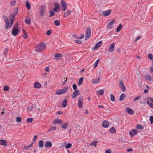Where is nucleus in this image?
<instances>
[{
    "instance_id": "obj_1",
    "label": "nucleus",
    "mask_w": 153,
    "mask_h": 153,
    "mask_svg": "<svg viewBox=\"0 0 153 153\" xmlns=\"http://www.w3.org/2000/svg\"><path fill=\"white\" fill-rule=\"evenodd\" d=\"M45 46L44 43H40L37 46L35 51L37 52H41L45 50Z\"/></svg>"
},
{
    "instance_id": "obj_2",
    "label": "nucleus",
    "mask_w": 153,
    "mask_h": 153,
    "mask_svg": "<svg viewBox=\"0 0 153 153\" xmlns=\"http://www.w3.org/2000/svg\"><path fill=\"white\" fill-rule=\"evenodd\" d=\"M68 90V88L66 87L63 89H59L56 91V94L57 95H60L65 93Z\"/></svg>"
},
{
    "instance_id": "obj_3",
    "label": "nucleus",
    "mask_w": 153,
    "mask_h": 153,
    "mask_svg": "<svg viewBox=\"0 0 153 153\" xmlns=\"http://www.w3.org/2000/svg\"><path fill=\"white\" fill-rule=\"evenodd\" d=\"M83 100V97L80 96L78 98V106L79 108H81L82 107V104Z\"/></svg>"
},
{
    "instance_id": "obj_4",
    "label": "nucleus",
    "mask_w": 153,
    "mask_h": 153,
    "mask_svg": "<svg viewBox=\"0 0 153 153\" xmlns=\"http://www.w3.org/2000/svg\"><path fill=\"white\" fill-rule=\"evenodd\" d=\"M91 35V30L89 28H87L86 30V36L85 39H88L89 38Z\"/></svg>"
},
{
    "instance_id": "obj_5",
    "label": "nucleus",
    "mask_w": 153,
    "mask_h": 153,
    "mask_svg": "<svg viewBox=\"0 0 153 153\" xmlns=\"http://www.w3.org/2000/svg\"><path fill=\"white\" fill-rule=\"evenodd\" d=\"M116 20L113 19L110 21L107 25V27L109 29H111L113 27V25L115 24Z\"/></svg>"
},
{
    "instance_id": "obj_6",
    "label": "nucleus",
    "mask_w": 153,
    "mask_h": 153,
    "mask_svg": "<svg viewBox=\"0 0 153 153\" xmlns=\"http://www.w3.org/2000/svg\"><path fill=\"white\" fill-rule=\"evenodd\" d=\"M61 4L62 11H65L67 7V4L66 3L65 1H62Z\"/></svg>"
},
{
    "instance_id": "obj_7",
    "label": "nucleus",
    "mask_w": 153,
    "mask_h": 153,
    "mask_svg": "<svg viewBox=\"0 0 153 153\" xmlns=\"http://www.w3.org/2000/svg\"><path fill=\"white\" fill-rule=\"evenodd\" d=\"M20 31L16 27H14L12 31V34L14 36H16L19 33Z\"/></svg>"
},
{
    "instance_id": "obj_8",
    "label": "nucleus",
    "mask_w": 153,
    "mask_h": 153,
    "mask_svg": "<svg viewBox=\"0 0 153 153\" xmlns=\"http://www.w3.org/2000/svg\"><path fill=\"white\" fill-rule=\"evenodd\" d=\"M80 92L78 90H76L74 91L72 95V98L74 99H75L76 97L80 94Z\"/></svg>"
},
{
    "instance_id": "obj_9",
    "label": "nucleus",
    "mask_w": 153,
    "mask_h": 153,
    "mask_svg": "<svg viewBox=\"0 0 153 153\" xmlns=\"http://www.w3.org/2000/svg\"><path fill=\"white\" fill-rule=\"evenodd\" d=\"M55 7L53 9V10L55 12L58 11L60 9V5L57 3H55L54 4Z\"/></svg>"
},
{
    "instance_id": "obj_10",
    "label": "nucleus",
    "mask_w": 153,
    "mask_h": 153,
    "mask_svg": "<svg viewBox=\"0 0 153 153\" xmlns=\"http://www.w3.org/2000/svg\"><path fill=\"white\" fill-rule=\"evenodd\" d=\"M63 123V121L62 120L58 119H56L54 120L53 122V124L55 125L57 124H61Z\"/></svg>"
},
{
    "instance_id": "obj_11",
    "label": "nucleus",
    "mask_w": 153,
    "mask_h": 153,
    "mask_svg": "<svg viewBox=\"0 0 153 153\" xmlns=\"http://www.w3.org/2000/svg\"><path fill=\"white\" fill-rule=\"evenodd\" d=\"M115 50V45L114 43H112L109 46L108 51L109 52H111Z\"/></svg>"
},
{
    "instance_id": "obj_12",
    "label": "nucleus",
    "mask_w": 153,
    "mask_h": 153,
    "mask_svg": "<svg viewBox=\"0 0 153 153\" xmlns=\"http://www.w3.org/2000/svg\"><path fill=\"white\" fill-rule=\"evenodd\" d=\"M3 18L4 19L5 23H6L5 28L6 29H7L9 27V22L8 18L6 16H4Z\"/></svg>"
},
{
    "instance_id": "obj_13",
    "label": "nucleus",
    "mask_w": 153,
    "mask_h": 153,
    "mask_svg": "<svg viewBox=\"0 0 153 153\" xmlns=\"http://www.w3.org/2000/svg\"><path fill=\"white\" fill-rule=\"evenodd\" d=\"M111 12V10L110 9L108 10L104 11L102 13V15L104 16H109Z\"/></svg>"
},
{
    "instance_id": "obj_14",
    "label": "nucleus",
    "mask_w": 153,
    "mask_h": 153,
    "mask_svg": "<svg viewBox=\"0 0 153 153\" xmlns=\"http://www.w3.org/2000/svg\"><path fill=\"white\" fill-rule=\"evenodd\" d=\"M119 86L123 91L124 92L125 91L126 89V87L122 81H120Z\"/></svg>"
},
{
    "instance_id": "obj_15",
    "label": "nucleus",
    "mask_w": 153,
    "mask_h": 153,
    "mask_svg": "<svg viewBox=\"0 0 153 153\" xmlns=\"http://www.w3.org/2000/svg\"><path fill=\"white\" fill-rule=\"evenodd\" d=\"M138 132V131L136 129H133L130 131L129 132V134L131 136H133L136 135Z\"/></svg>"
},
{
    "instance_id": "obj_16",
    "label": "nucleus",
    "mask_w": 153,
    "mask_h": 153,
    "mask_svg": "<svg viewBox=\"0 0 153 153\" xmlns=\"http://www.w3.org/2000/svg\"><path fill=\"white\" fill-rule=\"evenodd\" d=\"M102 45V41H99L95 46L94 49L95 50H97Z\"/></svg>"
},
{
    "instance_id": "obj_17",
    "label": "nucleus",
    "mask_w": 153,
    "mask_h": 153,
    "mask_svg": "<svg viewBox=\"0 0 153 153\" xmlns=\"http://www.w3.org/2000/svg\"><path fill=\"white\" fill-rule=\"evenodd\" d=\"M54 57L56 59H60L63 56L62 54L60 53H56L54 55Z\"/></svg>"
},
{
    "instance_id": "obj_18",
    "label": "nucleus",
    "mask_w": 153,
    "mask_h": 153,
    "mask_svg": "<svg viewBox=\"0 0 153 153\" xmlns=\"http://www.w3.org/2000/svg\"><path fill=\"white\" fill-rule=\"evenodd\" d=\"M71 12V9H68L66 12L64 13V16L65 17L70 15Z\"/></svg>"
},
{
    "instance_id": "obj_19",
    "label": "nucleus",
    "mask_w": 153,
    "mask_h": 153,
    "mask_svg": "<svg viewBox=\"0 0 153 153\" xmlns=\"http://www.w3.org/2000/svg\"><path fill=\"white\" fill-rule=\"evenodd\" d=\"M62 124L61 125V127L62 128L66 129L68 127V124L67 122H65L63 123H62Z\"/></svg>"
},
{
    "instance_id": "obj_20",
    "label": "nucleus",
    "mask_w": 153,
    "mask_h": 153,
    "mask_svg": "<svg viewBox=\"0 0 153 153\" xmlns=\"http://www.w3.org/2000/svg\"><path fill=\"white\" fill-rule=\"evenodd\" d=\"M34 88H39L41 87V85L38 82H35L34 84Z\"/></svg>"
},
{
    "instance_id": "obj_21",
    "label": "nucleus",
    "mask_w": 153,
    "mask_h": 153,
    "mask_svg": "<svg viewBox=\"0 0 153 153\" xmlns=\"http://www.w3.org/2000/svg\"><path fill=\"white\" fill-rule=\"evenodd\" d=\"M52 145V143L50 141H47L45 144V146L46 148H50Z\"/></svg>"
},
{
    "instance_id": "obj_22",
    "label": "nucleus",
    "mask_w": 153,
    "mask_h": 153,
    "mask_svg": "<svg viewBox=\"0 0 153 153\" xmlns=\"http://www.w3.org/2000/svg\"><path fill=\"white\" fill-rule=\"evenodd\" d=\"M126 111L127 113L130 114H133L134 113V111L130 108H126Z\"/></svg>"
},
{
    "instance_id": "obj_23",
    "label": "nucleus",
    "mask_w": 153,
    "mask_h": 153,
    "mask_svg": "<svg viewBox=\"0 0 153 153\" xmlns=\"http://www.w3.org/2000/svg\"><path fill=\"white\" fill-rule=\"evenodd\" d=\"M102 124L103 127L107 128L109 126V123L107 121L105 120L103 121Z\"/></svg>"
},
{
    "instance_id": "obj_24",
    "label": "nucleus",
    "mask_w": 153,
    "mask_h": 153,
    "mask_svg": "<svg viewBox=\"0 0 153 153\" xmlns=\"http://www.w3.org/2000/svg\"><path fill=\"white\" fill-rule=\"evenodd\" d=\"M100 79L99 77H98L97 79H92V82L94 84H97L99 82Z\"/></svg>"
},
{
    "instance_id": "obj_25",
    "label": "nucleus",
    "mask_w": 153,
    "mask_h": 153,
    "mask_svg": "<svg viewBox=\"0 0 153 153\" xmlns=\"http://www.w3.org/2000/svg\"><path fill=\"white\" fill-rule=\"evenodd\" d=\"M7 143L6 141L4 140H0V145L2 146H5L7 145Z\"/></svg>"
},
{
    "instance_id": "obj_26",
    "label": "nucleus",
    "mask_w": 153,
    "mask_h": 153,
    "mask_svg": "<svg viewBox=\"0 0 153 153\" xmlns=\"http://www.w3.org/2000/svg\"><path fill=\"white\" fill-rule=\"evenodd\" d=\"M44 6H42L40 10V14L41 16L42 17L44 15V10H45Z\"/></svg>"
},
{
    "instance_id": "obj_27",
    "label": "nucleus",
    "mask_w": 153,
    "mask_h": 153,
    "mask_svg": "<svg viewBox=\"0 0 153 153\" xmlns=\"http://www.w3.org/2000/svg\"><path fill=\"white\" fill-rule=\"evenodd\" d=\"M23 33L24 34V35H23V38L25 39L28 37V36L27 34V32L25 30H22Z\"/></svg>"
},
{
    "instance_id": "obj_28",
    "label": "nucleus",
    "mask_w": 153,
    "mask_h": 153,
    "mask_svg": "<svg viewBox=\"0 0 153 153\" xmlns=\"http://www.w3.org/2000/svg\"><path fill=\"white\" fill-rule=\"evenodd\" d=\"M16 10V11L15 12L13 13L11 15L10 17L11 18H15V16L18 13V9H17L15 8V9Z\"/></svg>"
},
{
    "instance_id": "obj_29",
    "label": "nucleus",
    "mask_w": 153,
    "mask_h": 153,
    "mask_svg": "<svg viewBox=\"0 0 153 153\" xmlns=\"http://www.w3.org/2000/svg\"><path fill=\"white\" fill-rule=\"evenodd\" d=\"M39 147L40 148H42L43 146V141L42 140H40L38 143Z\"/></svg>"
},
{
    "instance_id": "obj_30",
    "label": "nucleus",
    "mask_w": 153,
    "mask_h": 153,
    "mask_svg": "<svg viewBox=\"0 0 153 153\" xmlns=\"http://www.w3.org/2000/svg\"><path fill=\"white\" fill-rule=\"evenodd\" d=\"M123 27L122 25L121 24H120L119 26L117 27V28L116 29V31L117 32H120L121 29Z\"/></svg>"
},
{
    "instance_id": "obj_31",
    "label": "nucleus",
    "mask_w": 153,
    "mask_h": 153,
    "mask_svg": "<svg viewBox=\"0 0 153 153\" xmlns=\"http://www.w3.org/2000/svg\"><path fill=\"white\" fill-rule=\"evenodd\" d=\"M109 131L111 133L113 134H114L116 133V130L113 127L111 128L109 130Z\"/></svg>"
},
{
    "instance_id": "obj_32",
    "label": "nucleus",
    "mask_w": 153,
    "mask_h": 153,
    "mask_svg": "<svg viewBox=\"0 0 153 153\" xmlns=\"http://www.w3.org/2000/svg\"><path fill=\"white\" fill-rule=\"evenodd\" d=\"M126 97V95L124 93H122L120 96V101L123 100Z\"/></svg>"
},
{
    "instance_id": "obj_33",
    "label": "nucleus",
    "mask_w": 153,
    "mask_h": 153,
    "mask_svg": "<svg viewBox=\"0 0 153 153\" xmlns=\"http://www.w3.org/2000/svg\"><path fill=\"white\" fill-rule=\"evenodd\" d=\"M25 22L27 24L30 25L31 23V19L30 18H28L27 19Z\"/></svg>"
},
{
    "instance_id": "obj_34",
    "label": "nucleus",
    "mask_w": 153,
    "mask_h": 153,
    "mask_svg": "<svg viewBox=\"0 0 153 153\" xmlns=\"http://www.w3.org/2000/svg\"><path fill=\"white\" fill-rule=\"evenodd\" d=\"M67 101L66 100H65L63 101L62 103V106L65 108L67 106Z\"/></svg>"
},
{
    "instance_id": "obj_35",
    "label": "nucleus",
    "mask_w": 153,
    "mask_h": 153,
    "mask_svg": "<svg viewBox=\"0 0 153 153\" xmlns=\"http://www.w3.org/2000/svg\"><path fill=\"white\" fill-rule=\"evenodd\" d=\"M145 79L149 81H151L152 80V77L151 76L149 75H146L145 76Z\"/></svg>"
},
{
    "instance_id": "obj_36",
    "label": "nucleus",
    "mask_w": 153,
    "mask_h": 153,
    "mask_svg": "<svg viewBox=\"0 0 153 153\" xmlns=\"http://www.w3.org/2000/svg\"><path fill=\"white\" fill-rule=\"evenodd\" d=\"M26 6L28 10H30L31 9V5L29 2L27 1L26 2Z\"/></svg>"
},
{
    "instance_id": "obj_37",
    "label": "nucleus",
    "mask_w": 153,
    "mask_h": 153,
    "mask_svg": "<svg viewBox=\"0 0 153 153\" xmlns=\"http://www.w3.org/2000/svg\"><path fill=\"white\" fill-rule=\"evenodd\" d=\"M110 99L112 102H114L115 100V97L112 94L110 95Z\"/></svg>"
},
{
    "instance_id": "obj_38",
    "label": "nucleus",
    "mask_w": 153,
    "mask_h": 153,
    "mask_svg": "<svg viewBox=\"0 0 153 153\" xmlns=\"http://www.w3.org/2000/svg\"><path fill=\"white\" fill-rule=\"evenodd\" d=\"M99 61V59H98L96 61V62L94 64V68H95L98 66Z\"/></svg>"
},
{
    "instance_id": "obj_39",
    "label": "nucleus",
    "mask_w": 153,
    "mask_h": 153,
    "mask_svg": "<svg viewBox=\"0 0 153 153\" xmlns=\"http://www.w3.org/2000/svg\"><path fill=\"white\" fill-rule=\"evenodd\" d=\"M54 23L57 26H59L60 25V22L58 20H55L54 21Z\"/></svg>"
},
{
    "instance_id": "obj_40",
    "label": "nucleus",
    "mask_w": 153,
    "mask_h": 153,
    "mask_svg": "<svg viewBox=\"0 0 153 153\" xmlns=\"http://www.w3.org/2000/svg\"><path fill=\"white\" fill-rule=\"evenodd\" d=\"M136 128L138 129H142L143 128V126L140 124H138L137 125Z\"/></svg>"
},
{
    "instance_id": "obj_41",
    "label": "nucleus",
    "mask_w": 153,
    "mask_h": 153,
    "mask_svg": "<svg viewBox=\"0 0 153 153\" xmlns=\"http://www.w3.org/2000/svg\"><path fill=\"white\" fill-rule=\"evenodd\" d=\"M83 78L81 77L80 78L79 80V81L78 82V85H81L83 81Z\"/></svg>"
},
{
    "instance_id": "obj_42",
    "label": "nucleus",
    "mask_w": 153,
    "mask_h": 153,
    "mask_svg": "<svg viewBox=\"0 0 153 153\" xmlns=\"http://www.w3.org/2000/svg\"><path fill=\"white\" fill-rule=\"evenodd\" d=\"M97 141H93L92 143L90 144V145H94V146L95 147H97Z\"/></svg>"
},
{
    "instance_id": "obj_43",
    "label": "nucleus",
    "mask_w": 153,
    "mask_h": 153,
    "mask_svg": "<svg viewBox=\"0 0 153 153\" xmlns=\"http://www.w3.org/2000/svg\"><path fill=\"white\" fill-rule=\"evenodd\" d=\"M33 144V143H31L29 145L25 147V148L26 149H30L32 146Z\"/></svg>"
},
{
    "instance_id": "obj_44",
    "label": "nucleus",
    "mask_w": 153,
    "mask_h": 153,
    "mask_svg": "<svg viewBox=\"0 0 153 153\" xmlns=\"http://www.w3.org/2000/svg\"><path fill=\"white\" fill-rule=\"evenodd\" d=\"M16 3V0H12L10 2V5L12 6H14Z\"/></svg>"
},
{
    "instance_id": "obj_45",
    "label": "nucleus",
    "mask_w": 153,
    "mask_h": 153,
    "mask_svg": "<svg viewBox=\"0 0 153 153\" xmlns=\"http://www.w3.org/2000/svg\"><path fill=\"white\" fill-rule=\"evenodd\" d=\"M141 96L140 95L138 96L137 97H135L134 98L133 100L134 101H136V100H138L139 99H140Z\"/></svg>"
},
{
    "instance_id": "obj_46",
    "label": "nucleus",
    "mask_w": 153,
    "mask_h": 153,
    "mask_svg": "<svg viewBox=\"0 0 153 153\" xmlns=\"http://www.w3.org/2000/svg\"><path fill=\"white\" fill-rule=\"evenodd\" d=\"M33 118H31L27 119V121L28 123H31L33 121Z\"/></svg>"
},
{
    "instance_id": "obj_47",
    "label": "nucleus",
    "mask_w": 153,
    "mask_h": 153,
    "mask_svg": "<svg viewBox=\"0 0 153 153\" xmlns=\"http://www.w3.org/2000/svg\"><path fill=\"white\" fill-rule=\"evenodd\" d=\"M147 103L148 105H149L150 106V107H151L152 108H153V103H150L148 101L147 102Z\"/></svg>"
},
{
    "instance_id": "obj_48",
    "label": "nucleus",
    "mask_w": 153,
    "mask_h": 153,
    "mask_svg": "<svg viewBox=\"0 0 153 153\" xmlns=\"http://www.w3.org/2000/svg\"><path fill=\"white\" fill-rule=\"evenodd\" d=\"M72 146V145L71 143H68L65 146V148L68 149L70 148Z\"/></svg>"
},
{
    "instance_id": "obj_49",
    "label": "nucleus",
    "mask_w": 153,
    "mask_h": 153,
    "mask_svg": "<svg viewBox=\"0 0 153 153\" xmlns=\"http://www.w3.org/2000/svg\"><path fill=\"white\" fill-rule=\"evenodd\" d=\"M98 92L99 93L100 95H102L104 93V91L102 90H99Z\"/></svg>"
},
{
    "instance_id": "obj_50",
    "label": "nucleus",
    "mask_w": 153,
    "mask_h": 153,
    "mask_svg": "<svg viewBox=\"0 0 153 153\" xmlns=\"http://www.w3.org/2000/svg\"><path fill=\"white\" fill-rule=\"evenodd\" d=\"M15 21V18H11V22H10V26L11 27L12 24H13Z\"/></svg>"
},
{
    "instance_id": "obj_51",
    "label": "nucleus",
    "mask_w": 153,
    "mask_h": 153,
    "mask_svg": "<svg viewBox=\"0 0 153 153\" xmlns=\"http://www.w3.org/2000/svg\"><path fill=\"white\" fill-rule=\"evenodd\" d=\"M149 59L151 60H152L153 59V55L152 54H149L148 55Z\"/></svg>"
},
{
    "instance_id": "obj_52",
    "label": "nucleus",
    "mask_w": 153,
    "mask_h": 153,
    "mask_svg": "<svg viewBox=\"0 0 153 153\" xmlns=\"http://www.w3.org/2000/svg\"><path fill=\"white\" fill-rule=\"evenodd\" d=\"M4 90L5 91H8L9 90V88L8 86H5L4 88Z\"/></svg>"
},
{
    "instance_id": "obj_53",
    "label": "nucleus",
    "mask_w": 153,
    "mask_h": 153,
    "mask_svg": "<svg viewBox=\"0 0 153 153\" xmlns=\"http://www.w3.org/2000/svg\"><path fill=\"white\" fill-rule=\"evenodd\" d=\"M50 15L49 16L50 17L54 16L55 14V13L54 12H53L52 10H51L50 12Z\"/></svg>"
},
{
    "instance_id": "obj_54",
    "label": "nucleus",
    "mask_w": 153,
    "mask_h": 153,
    "mask_svg": "<svg viewBox=\"0 0 153 153\" xmlns=\"http://www.w3.org/2000/svg\"><path fill=\"white\" fill-rule=\"evenodd\" d=\"M150 121L151 124L153 123V116H151L150 117Z\"/></svg>"
},
{
    "instance_id": "obj_55",
    "label": "nucleus",
    "mask_w": 153,
    "mask_h": 153,
    "mask_svg": "<svg viewBox=\"0 0 153 153\" xmlns=\"http://www.w3.org/2000/svg\"><path fill=\"white\" fill-rule=\"evenodd\" d=\"M16 121L17 122H19L21 121L22 120L21 117H18L16 118Z\"/></svg>"
},
{
    "instance_id": "obj_56",
    "label": "nucleus",
    "mask_w": 153,
    "mask_h": 153,
    "mask_svg": "<svg viewBox=\"0 0 153 153\" xmlns=\"http://www.w3.org/2000/svg\"><path fill=\"white\" fill-rule=\"evenodd\" d=\"M7 52V48H5L4 49V55L5 56H6V55Z\"/></svg>"
},
{
    "instance_id": "obj_57",
    "label": "nucleus",
    "mask_w": 153,
    "mask_h": 153,
    "mask_svg": "<svg viewBox=\"0 0 153 153\" xmlns=\"http://www.w3.org/2000/svg\"><path fill=\"white\" fill-rule=\"evenodd\" d=\"M74 42L75 43H78L79 44H80L82 43V42H81V41L80 40H76L74 41Z\"/></svg>"
},
{
    "instance_id": "obj_58",
    "label": "nucleus",
    "mask_w": 153,
    "mask_h": 153,
    "mask_svg": "<svg viewBox=\"0 0 153 153\" xmlns=\"http://www.w3.org/2000/svg\"><path fill=\"white\" fill-rule=\"evenodd\" d=\"M73 89L75 90H76L77 89V86L75 84H74L73 85Z\"/></svg>"
},
{
    "instance_id": "obj_59",
    "label": "nucleus",
    "mask_w": 153,
    "mask_h": 153,
    "mask_svg": "<svg viewBox=\"0 0 153 153\" xmlns=\"http://www.w3.org/2000/svg\"><path fill=\"white\" fill-rule=\"evenodd\" d=\"M46 34L48 35H50L51 34V32L50 30H47L46 31Z\"/></svg>"
},
{
    "instance_id": "obj_60",
    "label": "nucleus",
    "mask_w": 153,
    "mask_h": 153,
    "mask_svg": "<svg viewBox=\"0 0 153 153\" xmlns=\"http://www.w3.org/2000/svg\"><path fill=\"white\" fill-rule=\"evenodd\" d=\"M51 130H55L56 129V127L54 126H51Z\"/></svg>"
},
{
    "instance_id": "obj_61",
    "label": "nucleus",
    "mask_w": 153,
    "mask_h": 153,
    "mask_svg": "<svg viewBox=\"0 0 153 153\" xmlns=\"http://www.w3.org/2000/svg\"><path fill=\"white\" fill-rule=\"evenodd\" d=\"M105 153H111V151L110 149H108L105 151Z\"/></svg>"
},
{
    "instance_id": "obj_62",
    "label": "nucleus",
    "mask_w": 153,
    "mask_h": 153,
    "mask_svg": "<svg viewBox=\"0 0 153 153\" xmlns=\"http://www.w3.org/2000/svg\"><path fill=\"white\" fill-rule=\"evenodd\" d=\"M37 135H35L34 136V139L33 140V142H35L36 140V139H37Z\"/></svg>"
},
{
    "instance_id": "obj_63",
    "label": "nucleus",
    "mask_w": 153,
    "mask_h": 153,
    "mask_svg": "<svg viewBox=\"0 0 153 153\" xmlns=\"http://www.w3.org/2000/svg\"><path fill=\"white\" fill-rule=\"evenodd\" d=\"M45 71L48 72L49 71V68L48 66L45 69Z\"/></svg>"
},
{
    "instance_id": "obj_64",
    "label": "nucleus",
    "mask_w": 153,
    "mask_h": 153,
    "mask_svg": "<svg viewBox=\"0 0 153 153\" xmlns=\"http://www.w3.org/2000/svg\"><path fill=\"white\" fill-rule=\"evenodd\" d=\"M149 100L152 103H153V98H149Z\"/></svg>"
}]
</instances>
